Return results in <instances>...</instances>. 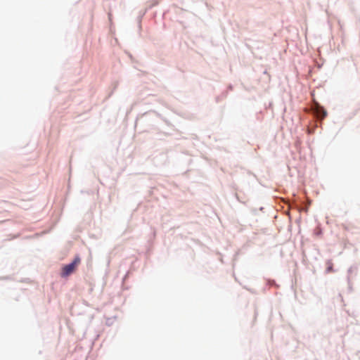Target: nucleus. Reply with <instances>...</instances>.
I'll return each mask as SVG.
<instances>
[{
	"label": "nucleus",
	"mask_w": 360,
	"mask_h": 360,
	"mask_svg": "<svg viewBox=\"0 0 360 360\" xmlns=\"http://www.w3.org/2000/svg\"><path fill=\"white\" fill-rule=\"evenodd\" d=\"M80 262V258L79 257H76L72 263L65 265L63 268L61 276L63 277H67L72 274L75 271L77 266L79 264Z\"/></svg>",
	"instance_id": "obj_1"
},
{
	"label": "nucleus",
	"mask_w": 360,
	"mask_h": 360,
	"mask_svg": "<svg viewBox=\"0 0 360 360\" xmlns=\"http://www.w3.org/2000/svg\"><path fill=\"white\" fill-rule=\"evenodd\" d=\"M315 112L317 117L321 119H323L327 115L326 110L323 107L320 106L317 103H315Z\"/></svg>",
	"instance_id": "obj_2"
},
{
	"label": "nucleus",
	"mask_w": 360,
	"mask_h": 360,
	"mask_svg": "<svg viewBox=\"0 0 360 360\" xmlns=\"http://www.w3.org/2000/svg\"><path fill=\"white\" fill-rule=\"evenodd\" d=\"M327 271L328 272H331L333 271V263L332 262L329 261L327 262Z\"/></svg>",
	"instance_id": "obj_3"
}]
</instances>
